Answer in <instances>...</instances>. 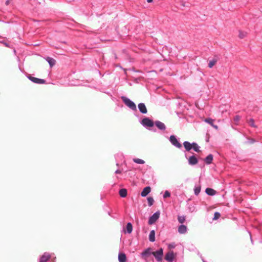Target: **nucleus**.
I'll list each match as a JSON object with an SVG mask.
<instances>
[{
    "label": "nucleus",
    "mask_w": 262,
    "mask_h": 262,
    "mask_svg": "<svg viewBox=\"0 0 262 262\" xmlns=\"http://www.w3.org/2000/svg\"><path fill=\"white\" fill-rule=\"evenodd\" d=\"M147 201H148V205L149 206H151V205H152L154 202V199L152 198H151V197L148 198Z\"/></svg>",
    "instance_id": "nucleus-31"
},
{
    "label": "nucleus",
    "mask_w": 262,
    "mask_h": 262,
    "mask_svg": "<svg viewBox=\"0 0 262 262\" xmlns=\"http://www.w3.org/2000/svg\"><path fill=\"white\" fill-rule=\"evenodd\" d=\"M152 1H153V0H147V2L148 3H151Z\"/></svg>",
    "instance_id": "nucleus-36"
},
{
    "label": "nucleus",
    "mask_w": 262,
    "mask_h": 262,
    "mask_svg": "<svg viewBox=\"0 0 262 262\" xmlns=\"http://www.w3.org/2000/svg\"><path fill=\"white\" fill-rule=\"evenodd\" d=\"M150 190L151 188L150 187L147 186L145 187L141 193V196L143 197L146 196L150 192Z\"/></svg>",
    "instance_id": "nucleus-12"
},
{
    "label": "nucleus",
    "mask_w": 262,
    "mask_h": 262,
    "mask_svg": "<svg viewBox=\"0 0 262 262\" xmlns=\"http://www.w3.org/2000/svg\"><path fill=\"white\" fill-rule=\"evenodd\" d=\"M178 220L179 223L182 224L185 221V217L184 216H179Z\"/></svg>",
    "instance_id": "nucleus-29"
},
{
    "label": "nucleus",
    "mask_w": 262,
    "mask_h": 262,
    "mask_svg": "<svg viewBox=\"0 0 262 262\" xmlns=\"http://www.w3.org/2000/svg\"><path fill=\"white\" fill-rule=\"evenodd\" d=\"M47 60L49 62L50 66L51 67H53L54 65H55V62H56V61L54 59L51 58L50 57H48L47 59Z\"/></svg>",
    "instance_id": "nucleus-22"
},
{
    "label": "nucleus",
    "mask_w": 262,
    "mask_h": 262,
    "mask_svg": "<svg viewBox=\"0 0 262 262\" xmlns=\"http://www.w3.org/2000/svg\"><path fill=\"white\" fill-rule=\"evenodd\" d=\"M221 215L219 212H216L214 213L213 220H216L220 217Z\"/></svg>",
    "instance_id": "nucleus-32"
},
{
    "label": "nucleus",
    "mask_w": 262,
    "mask_h": 262,
    "mask_svg": "<svg viewBox=\"0 0 262 262\" xmlns=\"http://www.w3.org/2000/svg\"><path fill=\"white\" fill-rule=\"evenodd\" d=\"M156 125L160 129H165V126L164 124L160 121H157L155 122Z\"/></svg>",
    "instance_id": "nucleus-18"
},
{
    "label": "nucleus",
    "mask_w": 262,
    "mask_h": 262,
    "mask_svg": "<svg viewBox=\"0 0 262 262\" xmlns=\"http://www.w3.org/2000/svg\"><path fill=\"white\" fill-rule=\"evenodd\" d=\"M198 160L195 156H191L189 159V163L191 165H195L198 163Z\"/></svg>",
    "instance_id": "nucleus-15"
},
{
    "label": "nucleus",
    "mask_w": 262,
    "mask_h": 262,
    "mask_svg": "<svg viewBox=\"0 0 262 262\" xmlns=\"http://www.w3.org/2000/svg\"><path fill=\"white\" fill-rule=\"evenodd\" d=\"M134 162H135L136 163L138 164H144L145 163V161L142 159H133Z\"/></svg>",
    "instance_id": "nucleus-27"
},
{
    "label": "nucleus",
    "mask_w": 262,
    "mask_h": 262,
    "mask_svg": "<svg viewBox=\"0 0 262 262\" xmlns=\"http://www.w3.org/2000/svg\"><path fill=\"white\" fill-rule=\"evenodd\" d=\"M170 141L171 143L178 148H181L182 145L178 142L176 137L172 135L170 137Z\"/></svg>",
    "instance_id": "nucleus-6"
},
{
    "label": "nucleus",
    "mask_w": 262,
    "mask_h": 262,
    "mask_svg": "<svg viewBox=\"0 0 262 262\" xmlns=\"http://www.w3.org/2000/svg\"><path fill=\"white\" fill-rule=\"evenodd\" d=\"M247 33L246 32H243V31H239L238 37L240 38L243 39V38H245L247 36Z\"/></svg>",
    "instance_id": "nucleus-25"
},
{
    "label": "nucleus",
    "mask_w": 262,
    "mask_h": 262,
    "mask_svg": "<svg viewBox=\"0 0 262 262\" xmlns=\"http://www.w3.org/2000/svg\"><path fill=\"white\" fill-rule=\"evenodd\" d=\"M213 160V156L211 154L209 155L205 159L206 164H209L211 163Z\"/></svg>",
    "instance_id": "nucleus-21"
},
{
    "label": "nucleus",
    "mask_w": 262,
    "mask_h": 262,
    "mask_svg": "<svg viewBox=\"0 0 262 262\" xmlns=\"http://www.w3.org/2000/svg\"><path fill=\"white\" fill-rule=\"evenodd\" d=\"M28 77L31 81L35 83L45 84L46 83V81L42 79H39L31 76H29Z\"/></svg>",
    "instance_id": "nucleus-4"
},
{
    "label": "nucleus",
    "mask_w": 262,
    "mask_h": 262,
    "mask_svg": "<svg viewBox=\"0 0 262 262\" xmlns=\"http://www.w3.org/2000/svg\"><path fill=\"white\" fill-rule=\"evenodd\" d=\"M50 258V255L49 253H45L41 257L39 262H47Z\"/></svg>",
    "instance_id": "nucleus-10"
},
{
    "label": "nucleus",
    "mask_w": 262,
    "mask_h": 262,
    "mask_svg": "<svg viewBox=\"0 0 262 262\" xmlns=\"http://www.w3.org/2000/svg\"><path fill=\"white\" fill-rule=\"evenodd\" d=\"M159 216H160V212H156L151 216L150 217L149 221H148V224L149 225L153 224L157 221V220L159 219Z\"/></svg>",
    "instance_id": "nucleus-3"
},
{
    "label": "nucleus",
    "mask_w": 262,
    "mask_h": 262,
    "mask_svg": "<svg viewBox=\"0 0 262 262\" xmlns=\"http://www.w3.org/2000/svg\"><path fill=\"white\" fill-rule=\"evenodd\" d=\"M118 259L119 262H126V257L124 253H121L119 254Z\"/></svg>",
    "instance_id": "nucleus-14"
},
{
    "label": "nucleus",
    "mask_w": 262,
    "mask_h": 262,
    "mask_svg": "<svg viewBox=\"0 0 262 262\" xmlns=\"http://www.w3.org/2000/svg\"><path fill=\"white\" fill-rule=\"evenodd\" d=\"M152 254L155 256L157 261H161L163 254V251L162 248H160L159 250L156 252H152Z\"/></svg>",
    "instance_id": "nucleus-2"
},
{
    "label": "nucleus",
    "mask_w": 262,
    "mask_h": 262,
    "mask_svg": "<svg viewBox=\"0 0 262 262\" xmlns=\"http://www.w3.org/2000/svg\"><path fill=\"white\" fill-rule=\"evenodd\" d=\"M8 4H9V2H8V1H7V2H6V4H7V5H8Z\"/></svg>",
    "instance_id": "nucleus-37"
},
{
    "label": "nucleus",
    "mask_w": 262,
    "mask_h": 262,
    "mask_svg": "<svg viewBox=\"0 0 262 262\" xmlns=\"http://www.w3.org/2000/svg\"><path fill=\"white\" fill-rule=\"evenodd\" d=\"M121 99L123 102L125 103L126 105H127L128 107L134 111L137 110L136 104L131 101L129 99L127 98L126 97L122 96L121 97Z\"/></svg>",
    "instance_id": "nucleus-1"
},
{
    "label": "nucleus",
    "mask_w": 262,
    "mask_h": 262,
    "mask_svg": "<svg viewBox=\"0 0 262 262\" xmlns=\"http://www.w3.org/2000/svg\"><path fill=\"white\" fill-rule=\"evenodd\" d=\"M142 123L143 125L148 127H152L154 125V122L148 118H144L142 120Z\"/></svg>",
    "instance_id": "nucleus-5"
},
{
    "label": "nucleus",
    "mask_w": 262,
    "mask_h": 262,
    "mask_svg": "<svg viewBox=\"0 0 262 262\" xmlns=\"http://www.w3.org/2000/svg\"><path fill=\"white\" fill-rule=\"evenodd\" d=\"M248 122L251 126L256 127V126L254 124V121L253 119L250 118L248 120Z\"/></svg>",
    "instance_id": "nucleus-28"
},
{
    "label": "nucleus",
    "mask_w": 262,
    "mask_h": 262,
    "mask_svg": "<svg viewBox=\"0 0 262 262\" xmlns=\"http://www.w3.org/2000/svg\"><path fill=\"white\" fill-rule=\"evenodd\" d=\"M149 239L150 242H154L155 241V232L154 230H151L150 232L149 235Z\"/></svg>",
    "instance_id": "nucleus-19"
},
{
    "label": "nucleus",
    "mask_w": 262,
    "mask_h": 262,
    "mask_svg": "<svg viewBox=\"0 0 262 262\" xmlns=\"http://www.w3.org/2000/svg\"><path fill=\"white\" fill-rule=\"evenodd\" d=\"M187 227L185 225H180L178 228V232L180 234H184L187 231Z\"/></svg>",
    "instance_id": "nucleus-13"
},
{
    "label": "nucleus",
    "mask_w": 262,
    "mask_h": 262,
    "mask_svg": "<svg viewBox=\"0 0 262 262\" xmlns=\"http://www.w3.org/2000/svg\"><path fill=\"white\" fill-rule=\"evenodd\" d=\"M138 108L141 113L146 114L147 112L145 105L143 103L138 104Z\"/></svg>",
    "instance_id": "nucleus-8"
},
{
    "label": "nucleus",
    "mask_w": 262,
    "mask_h": 262,
    "mask_svg": "<svg viewBox=\"0 0 262 262\" xmlns=\"http://www.w3.org/2000/svg\"><path fill=\"white\" fill-rule=\"evenodd\" d=\"M116 173H121V171L119 170H117L115 172Z\"/></svg>",
    "instance_id": "nucleus-35"
},
{
    "label": "nucleus",
    "mask_w": 262,
    "mask_h": 262,
    "mask_svg": "<svg viewBox=\"0 0 262 262\" xmlns=\"http://www.w3.org/2000/svg\"><path fill=\"white\" fill-rule=\"evenodd\" d=\"M241 119V117L239 116H235L234 118V121L236 122H238Z\"/></svg>",
    "instance_id": "nucleus-34"
},
{
    "label": "nucleus",
    "mask_w": 262,
    "mask_h": 262,
    "mask_svg": "<svg viewBox=\"0 0 262 262\" xmlns=\"http://www.w3.org/2000/svg\"><path fill=\"white\" fill-rule=\"evenodd\" d=\"M119 194L121 197L124 198L127 195V190L126 189H121L119 191Z\"/></svg>",
    "instance_id": "nucleus-20"
},
{
    "label": "nucleus",
    "mask_w": 262,
    "mask_h": 262,
    "mask_svg": "<svg viewBox=\"0 0 262 262\" xmlns=\"http://www.w3.org/2000/svg\"><path fill=\"white\" fill-rule=\"evenodd\" d=\"M201 186H199L194 188V193L195 195H197L199 194V193L200 192V191H201Z\"/></svg>",
    "instance_id": "nucleus-30"
},
{
    "label": "nucleus",
    "mask_w": 262,
    "mask_h": 262,
    "mask_svg": "<svg viewBox=\"0 0 262 262\" xmlns=\"http://www.w3.org/2000/svg\"><path fill=\"white\" fill-rule=\"evenodd\" d=\"M204 121L208 124H209L210 125H211L213 128H214L215 129H218V126L216 125H214L213 124V122H214V120L211 119V118H206L205 120H204Z\"/></svg>",
    "instance_id": "nucleus-11"
},
{
    "label": "nucleus",
    "mask_w": 262,
    "mask_h": 262,
    "mask_svg": "<svg viewBox=\"0 0 262 262\" xmlns=\"http://www.w3.org/2000/svg\"><path fill=\"white\" fill-rule=\"evenodd\" d=\"M205 192L209 195H213L216 193V191L210 188H207Z\"/></svg>",
    "instance_id": "nucleus-16"
},
{
    "label": "nucleus",
    "mask_w": 262,
    "mask_h": 262,
    "mask_svg": "<svg viewBox=\"0 0 262 262\" xmlns=\"http://www.w3.org/2000/svg\"><path fill=\"white\" fill-rule=\"evenodd\" d=\"M170 195V193L168 191H165L164 194L163 195V197L164 198L169 197Z\"/></svg>",
    "instance_id": "nucleus-33"
},
{
    "label": "nucleus",
    "mask_w": 262,
    "mask_h": 262,
    "mask_svg": "<svg viewBox=\"0 0 262 262\" xmlns=\"http://www.w3.org/2000/svg\"><path fill=\"white\" fill-rule=\"evenodd\" d=\"M174 253L172 251H169L165 256V259L169 262H171L174 259Z\"/></svg>",
    "instance_id": "nucleus-7"
},
{
    "label": "nucleus",
    "mask_w": 262,
    "mask_h": 262,
    "mask_svg": "<svg viewBox=\"0 0 262 262\" xmlns=\"http://www.w3.org/2000/svg\"><path fill=\"white\" fill-rule=\"evenodd\" d=\"M151 252V248H148L146 249L144 252L142 253V256L143 257H144L145 259H146V258L150 255V254H152Z\"/></svg>",
    "instance_id": "nucleus-9"
},
{
    "label": "nucleus",
    "mask_w": 262,
    "mask_h": 262,
    "mask_svg": "<svg viewBox=\"0 0 262 262\" xmlns=\"http://www.w3.org/2000/svg\"><path fill=\"white\" fill-rule=\"evenodd\" d=\"M126 230L128 233H130L133 230V226L131 223H128L126 225Z\"/></svg>",
    "instance_id": "nucleus-24"
},
{
    "label": "nucleus",
    "mask_w": 262,
    "mask_h": 262,
    "mask_svg": "<svg viewBox=\"0 0 262 262\" xmlns=\"http://www.w3.org/2000/svg\"><path fill=\"white\" fill-rule=\"evenodd\" d=\"M183 144L185 148L187 151H189L192 148V144H190L189 142L185 141Z\"/></svg>",
    "instance_id": "nucleus-17"
},
{
    "label": "nucleus",
    "mask_w": 262,
    "mask_h": 262,
    "mask_svg": "<svg viewBox=\"0 0 262 262\" xmlns=\"http://www.w3.org/2000/svg\"><path fill=\"white\" fill-rule=\"evenodd\" d=\"M217 61V60L216 59H213L212 60H210L208 63V67L209 68H212L213 66H214L216 64Z\"/></svg>",
    "instance_id": "nucleus-23"
},
{
    "label": "nucleus",
    "mask_w": 262,
    "mask_h": 262,
    "mask_svg": "<svg viewBox=\"0 0 262 262\" xmlns=\"http://www.w3.org/2000/svg\"><path fill=\"white\" fill-rule=\"evenodd\" d=\"M192 148L194 151H196V152H199L200 151V150H199V146H198V145L195 143H192Z\"/></svg>",
    "instance_id": "nucleus-26"
}]
</instances>
